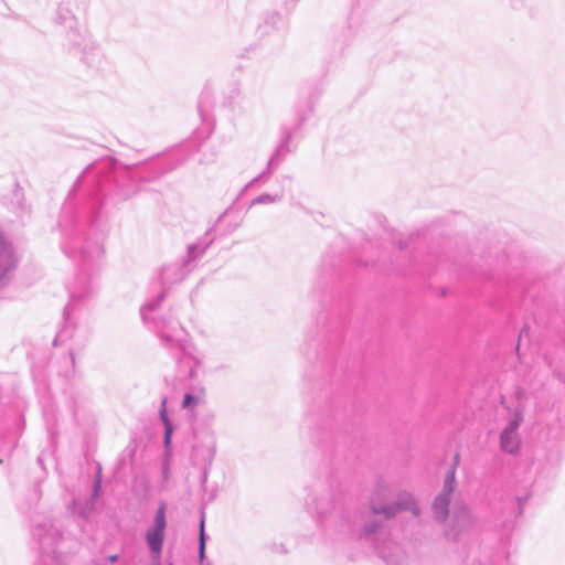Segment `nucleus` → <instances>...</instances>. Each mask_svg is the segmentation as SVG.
<instances>
[{
  "label": "nucleus",
  "mask_w": 565,
  "mask_h": 565,
  "mask_svg": "<svg viewBox=\"0 0 565 565\" xmlns=\"http://www.w3.org/2000/svg\"><path fill=\"white\" fill-rule=\"evenodd\" d=\"M472 523V518L469 509L466 505L460 504L454 512L452 523L445 531V536L451 542H459L466 531Z\"/></svg>",
  "instance_id": "nucleus-12"
},
{
  "label": "nucleus",
  "mask_w": 565,
  "mask_h": 565,
  "mask_svg": "<svg viewBox=\"0 0 565 565\" xmlns=\"http://www.w3.org/2000/svg\"><path fill=\"white\" fill-rule=\"evenodd\" d=\"M33 536L38 540L42 552L45 554L56 555L63 541L58 527L51 521L36 523L33 527Z\"/></svg>",
  "instance_id": "nucleus-6"
},
{
  "label": "nucleus",
  "mask_w": 565,
  "mask_h": 565,
  "mask_svg": "<svg viewBox=\"0 0 565 565\" xmlns=\"http://www.w3.org/2000/svg\"><path fill=\"white\" fill-rule=\"evenodd\" d=\"M73 512L79 514L82 518H87V515H88L87 512H86V509H79L78 508V501L77 500L73 501Z\"/></svg>",
  "instance_id": "nucleus-23"
},
{
  "label": "nucleus",
  "mask_w": 565,
  "mask_h": 565,
  "mask_svg": "<svg viewBox=\"0 0 565 565\" xmlns=\"http://www.w3.org/2000/svg\"><path fill=\"white\" fill-rule=\"evenodd\" d=\"M164 296H166V291L163 290L156 299L147 302L141 308V317H142L143 321H148V320L151 319L150 313L152 311H154L160 306V303L163 300Z\"/></svg>",
  "instance_id": "nucleus-18"
},
{
  "label": "nucleus",
  "mask_w": 565,
  "mask_h": 565,
  "mask_svg": "<svg viewBox=\"0 0 565 565\" xmlns=\"http://www.w3.org/2000/svg\"><path fill=\"white\" fill-rule=\"evenodd\" d=\"M387 536V531L382 522L370 521L366 522L361 530V537L375 545L380 556L385 559L388 565H398L395 559L385 554L379 546V542Z\"/></svg>",
  "instance_id": "nucleus-13"
},
{
  "label": "nucleus",
  "mask_w": 565,
  "mask_h": 565,
  "mask_svg": "<svg viewBox=\"0 0 565 565\" xmlns=\"http://www.w3.org/2000/svg\"><path fill=\"white\" fill-rule=\"evenodd\" d=\"M66 331L65 330H62L60 333H57V335L55 337V340H54V345H57L58 343H63L66 339Z\"/></svg>",
  "instance_id": "nucleus-24"
},
{
  "label": "nucleus",
  "mask_w": 565,
  "mask_h": 565,
  "mask_svg": "<svg viewBox=\"0 0 565 565\" xmlns=\"http://www.w3.org/2000/svg\"><path fill=\"white\" fill-rule=\"evenodd\" d=\"M522 394L521 390L516 391L518 405L512 411L508 408L509 419L500 433V449L509 455H516L521 448L519 428L524 419V406L521 403Z\"/></svg>",
  "instance_id": "nucleus-4"
},
{
  "label": "nucleus",
  "mask_w": 565,
  "mask_h": 565,
  "mask_svg": "<svg viewBox=\"0 0 565 565\" xmlns=\"http://www.w3.org/2000/svg\"><path fill=\"white\" fill-rule=\"evenodd\" d=\"M103 255L104 245L99 237L86 239L85 244L78 250V256L82 258L84 266L94 265Z\"/></svg>",
  "instance_id": "nucleus-15"
},
{
  "label": "nucleus",
  "mask_w": 565,
  "mask_h": 565,
  "mask_svg": "<svg viewBox=\"0 0 565 565\" xmlns=\"http://www.w3.org/2000/svg\"><path fill=\"white\" fill-rule=\"evenodd\" d=\"M282 199V193L268 194L264 193L253 199L249 206L258 205V204H274L280 202Z\"/></svg>",
  "instance_id": "nucleus-19"
},
{
  "label": "nucleus",
  "mask_w": 565,
  "mask_h": 565,
  "mask_svg": "<svg viewBox=\"0 0 565 565\" xmlns=\"http://www.w3.org/2000/svg\"><path fill=\"white\" fill-rule=\"evenodd\" d=\"M56 21L65 29V45L68 50H82L83 60L89 67L102 68L105 56L98 47L86 44V30L79 25L75 15L68 9L61 7Z\"/></svg>",
  "instance_id": "nucleus-1"
},
{
  "label": "nucleus",
  "mask_w": 565,
  "mask_h": 565,
  "mask_svg": "<svg viewBox=\"0 0 565 565\" xmlns=\"http://www.w3.org/2000/svg\"><path fill=\"white\" fill-rule=\"evenodd\" d=\"M301 122H299L295 128L288 129L284 132L282 138L277 146L276 150L271 154V157L268 160L267 163V170L262 173L260 175L253 179L246 186L247 189L250 184L258 181L260 178H263L264 174L270 173L274 169L278 167V164L285 159V157L292 152L296 149V145L294 143V137L297 134V131L300 129Z\"/></svg>",
  "instance_id": "nucleus-7"
},
{
  "label": "nucleus",
  "mask_w": 565,
  "mask_h": 565,
  "mask_svg": "<svg viewBox=\"0 0 565 565\" xmlns=\"http://www.w3.org/2000/svg\"><path fill=\"white\" fill-rule=\"evenodd\" d=\"M71 360H72V362L74 363V356H73V353H71Z\"/></svg>",
  "instance_id": "nucleus-30"
},
{
  "label": "nucleus",
  "mask_w": 565,
  "mask_h": 565,
  "mask_svg": "<svg viewBox=\"0 0 565 565\" xmlns=\"http://www.w3.org/2000/svg\"><path fill=\"white\" fill-rule=\"evenodd\" d=\"M156 328L158 329V335L161 342L166 347L181 353V355L177 358L178 364H189L188 376L190 379L196 377L198 369L201 365V359L193 354V348L186 339L185 330L179 322L172 319L158 320L156 322Z\"/></svg>",
  "instance_id": "nucleus-2"
},
{
  "label": "nucleus",
  "mask_w": 565,
  "mask_h": 565,
  "mask_svg": "<svg viewBox=\"0 0 565 565\" xmlns=\"http://www.w3.org/2000/svg\"><path fill=\"white\" fill-rule=\"evenodd\" d=\"M117 559H118L117 555L109 556V561L113 562V563L116 562Z\"/></svg>",
  "instance_id": "nucleus-27"
},
{
  "label": "nucleus",
  "mask_w": 565,
  "mask_h": 565,
  "mask_svg": "<svg viewBox=\"0 0 565 565\" xmlns=\"http://www.w3.org/2000/svg\"><path fill=\"white\" fill-rule=\"evenodd\" d=\"M102 488V479L100 476H98L94 481V488H93V497L97 498L99 495V491Z\"/></svg>",
  "instance_id": "nucleus-22"
},
{
  "label": "nucleus",
  "mask_w": 565,
  "mask_h": 565,
  "mask_svg": "<svg viewBox=\"0 0 565 565\" xmlns=\"http://www.w3.org/2000/svg\"><path fill=\"white\" fill-rule=\"evenodd\" d=\"M301 122H299L295 128L288 129L284 132L282 138L277 146L276 150L271 154V157L268 160L267 163V170L262 173L260 175L253 179L246 186L247 189L250 184L258 181L260 178H263L264 174L270 173L274 169L278 167V164L285 159V157L292 152L296 149V145L294 143V137L297 134V131L300 129Z\"/></svg>",
  "instance_id": "nucleus-8"
},
{
  "label": "nucleus",
  "mask_w": 565,
  "mask_h": 565,
  "mask_svg": "<svg viewBox=\"0 0 565 565\" xmlns=\"http://www.w3.org/2000/svg\"><path fill=\"white\" fill-rule=\"evenodd\" d=\"M92 292H93V289H92V288H88V289L86 290V294H87V295H89V294H92Z\"/></svg>",
  "instance_id": "nucleus-29"
},
{
  "label": "nucleus",
  "mask_w": 565,
  "mask_h": 565,
  "mask_svg": "<svg viewBox=\"0 0 565 565\" xmlns=\"http://www.w3.org/2000/svg\"><path fill=\"white\" fill-rule=\"evenodd\" d=\"M162 473H163L164 479H167V478H168V475H169V467H168V463H164V465H163Z\"/></svg>",
  "instance_id": "nucleus-26"
},
{
  "label": "nucleus",
  "mask_w": 565,
  "mask_h": 565,
  "mask_svg": "<svg viewBox=\"0 0 565 565\" xmlns=\"http://www.w3.org/2000/svg\"><path fill=\"white\" fill-rule=\"evenodd\" d=\"M64 252L65 254L74 257L76 255L77 252L73 250L71 247H64Z\"/></svg>",
  "instance_id": "nucleus-25"
},
{
  "label": "nucleus",
  "mask_w": 565,
  "mask_h": 565,
  "mask_svg": "<svg viewBox=\"0 0 565 565\" xmlns=\"http://www.w3.org/2000/svg\"><path fill=\"white\" fill-rule=\"evenodd\" d=\"M458 463L459 454H456L454 457V463L445 476L441 492L435 498L433 502V512L435 519L438 522H445L448 518L451 495L457 487L456 468Z\"/></svg>",
  "instance_id": "nucleus-5"
},
{
  "label": "nucleus",
  "mask_w": 565,
  "mask_h": 565,
  "mask_svg": "<svg viewBox=\"0 0 565 565\" xmlns=\"http://www.w3.org/2000/svg\"><path fill=\"white\" fill-rule=\"evenodd\" d=\"M391 484L384 478H380L370 497V509L373 514H383L387 520L393 519L402 511H411L414 516L420 514L416 500L409 492L399 493L394 503H383L391 497Z\"/></svg>",
  "instance_id": "nucleus-3"
},
{
  "label": "nucleus",
  "mask_w": 565,
  "mask_h": 565,
  "mask_svg": "<svg viewBox=\"0 0 565 565\" xmlns=\"http://www.w3.org/2000/svg\"><path fill=\"white\" fill-rule=\"evenodd\" d=\"M313 509L322 521L341 511V495L331 491L312 500Z\"/></svg>",
  "instance_id": "nucleus-14"
},
{
  "label": "nucleus",
  "mask_w": 565,
  "mask_h": 565,
  "mask_svg": "<svg viewBox=\"0 0 565 565\" xmlns=\"http://www.w3.org/2000/svg\"><path fill=\"white\" fill-rule=\"evenodd\" d=\"M198 245H190L188 249V259L183 262H174L164 265L160 270V281L163 287L179 282L185 278L190 269L188 263L196 258Z\"/></svg>",
  "instance_id": "nucleus-9"
},
{
  "label": "nucleus",
  "mask_w": 565,
  "mask_h": 565,
  "mask_svg": "<svg viewBox=\"0 0 565 565\" xmlns=\"http://www.w3.org/2000/svg\"><path fill=\"white\" fill-rule=\"evenodd\" d=\"M167 398H162L161 406H160V419L164 426V436H163V445L164 449L168 451L170 449L171 445V438L173 434V424L171 423L168 413H167Z\"/></svg>",
  "instance_id": "nucleus-17"
},
{
  "label": "nucleus",
  "mask_w": 565,
  "mask_h": 565,
  "mask_svg": "<svg viewBox=\"0 0 565 565\" xmlns=\"http://www.w3.org/2000/svg\"><path fill=\"white\" fill-rule=\"evenodd\" d=\"M86 4H87V0H81V6H82L83 8H85V7H86Z\"/></svg>",
  "instance_id": "nucleus-28"
},
{
  "label": "nucleus",
  "mask_w": 565,
  "mask_h": 565,
  "mask_svg": "<svg viewBox=\"0 0 565 565\" xmlns=\"http://www.w3.org/2000/svg\"><path fill=\"white\" fill-rule=\"evenodd\" d=\"M196 443L193 446L195 460L200 461L205 468L210 467L214 460L216 451V441L212 430L195 433Z\"/></svg>",
  "instance_id": "nucleus-10"
},
{
  "label": "nucleus",
  "mask_w": 565,
  "mask_h": 565,
  "mask_svg": "<svg viewBox=\"0 0 565 565\" xmlns=\"http://www.w3.org/2000/svg\"><path fill=\"white\" fill-rule=\"evenodd\" d=\"M205 557V533H204V519L200 522V537H199V558L202 563Z\"/></svg>",
  "instance_id": "nucleus-21"
},
{
  "label": "nucleus",
  "mask_w": 565,
  "mask_h": 565,
  "mask_svg": "<svg viewBox=\"0 0 565 565\" xmlns=\"http://www.w3.org/2000/svg\"><path fill=\"white\" fill-rule=\"evenodd\" d=\"M82 297H83V295L79 291H76V290L71 291V301L65 307V310H64V317L66 320L71 319V316L75 311L76 305Z\"/></svg>",
  "instance_id": "nucleus-20"
},
{
  "label": "nucleus",
  "mask_w": 565,
  "mask_h": 565,
  "mask_svg": "<svg viewBox=\"0 0 565 565\" xmlns=\"http://www.w3.org/2000/svg\"><path fill=\"white\" fill-rule=\"evenodd\" d=\"M204 398L205 388L199 385L184 394L181 406L183 409L193 411L198 405L204 403Z\"/></svg>",
  "instance_id": "nucleus-16"
},
{
  "label": "nucleus",
  "mask_w": 565,
  "mask_h": 565,
  "mask_svg": "<svg viewBox=\"0 0 565 565\" xmlns=\"http://www.w3.org/2000/svg\"><path fill=\"white\" fill-rule=\"evenodd\" d=\"M166 526V503L162 502L156 512L153 526L146 532V542L153 554H160L162 550Z\"/></svg>",
  "instance_id": "nucleus-11"
}]
</instances>
